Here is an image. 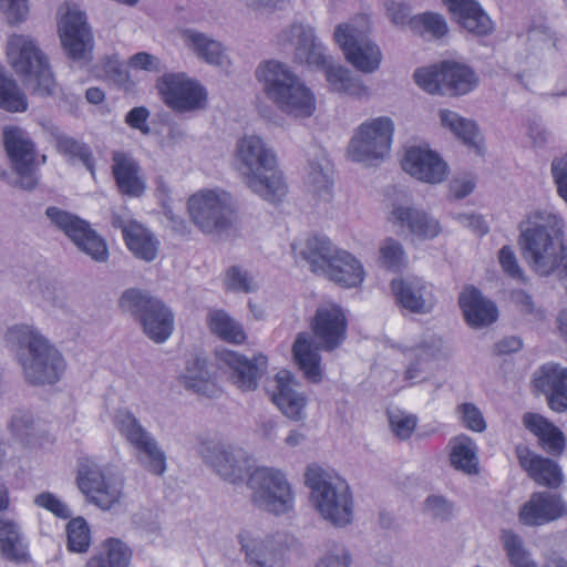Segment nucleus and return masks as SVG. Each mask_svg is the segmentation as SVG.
I'll use <instances>...</instances> for the list:
<instances>
[{"label": "nucleus", "instance_id": "nucleus-1", "mask_svg": "<svg viewBox=\"0 0 567 567\" xmlns=\"http://www.w3.org/2000/svg\"><path fill=\"white\" fill-rule=\"evenodd\" d=\"M523 258L542 277L557 275L567 288V245L565 220L554 212L536 209L518 225Z\"/></svg>", "mask_w": 567, "mask_h": 567}, {"label": "nucleus", "instance_id": "nucleus-2", "mask_svg": "<svg viewBox=\"0 0 567 567\" xmlns=\"http://www.w3.org/2000/svg\"><path fill=\"white\" fill-rule=\"evenodd\" d=\"M9 338L18 344V360L29 384L53 385L61 380L66 369L65 359L37 328L16 324L9 329Z\"/></svg>", "mask_w": 567, "mask_h": 567}, {"label": "nucleus", "instance_id": "nucleus-3", "mask_svg": "<svg viewBox=\"0 0 567 567\" xmlns=\"http://www.w3.org/2000/svg\"><path fill=\"white\" fill-rule=\"evenodd\" d=\"M237 168L246 185L269 203L280 202L286 195L282 173L277 167L276 155L262 138L245 135L236 144Z\"/></svg>", "mask_w": 567, "mask_h": 567}, {"label": "nucleus", "instance_id": "nucleus-4", "mask_svg": "<svg viewBox=\"0 0 567 567\" xmlns=\"http://www.w3.org/2000/svg\"><path fill=\"white\" fill-rule=\"evenodd\" d=\"M256 76L264 91L284 113L309 117L316 110L311 90L286 64L269 60L259 64Z\"/></svg>", "mask_w": 567, "mask_h": 567}, {"label": "nucleus", "instance_id": "nucleus-5", "mask_svg": "<svg viewBox=\"0 0 567 567\" xmlns=\"http://www.w3.org/2000/svg\"><path fill=\"white\" fill-rule=\"evenodd\" d=\"M305 482L311 491L315 507L324 519L339 527L351 523L352 495L343 478L334 472L311 464L306 470Z\"/></svg>", "mask_w": 567, "mask_h": 567}, {"label": "nucleus", "instance_id": "nucleus-6", "mask_svg": "<svg viewBox=\"0 0 567 567\" xmlns=\"http://www.w3.org/2000/svg\"><path fill=\"white\" fill-rule=\"evenodd\" d=\"M7 55L12 70L33 95L52 96L56 82L45 53L33 39L16 34L7 45Z\"/></svg>", "mask_w": 567, "mask_h": 567}, {"label": "nucleus", "instance_id": "nucleus-7", "mask_svg": "<svg viewBox=\"0 0 567 567\" xmlns=\"http://www.w3.org/2000/svg\"><path fill=\"white\" fill-rule=\"evenodd\" d=\"M118 307L130 315L141 327L142 332L154 343H165L175 330V315L172 308L150 290L141 288L125 289Z\"/></svg>", "mask_w": 567, "mask_h": 567}, {"label": "nucleus", "instance_id": "nucleus-8", "mask_svg": "<svg viewBox=\"0 0 567 567\" xmlns=\"http://www.w3.org/2000/svg\"><path fill=\"white\" fill-rule=\"evenodd\" d=\"M415 84L429 94L457 97L473 92L480 84L474 69L453 60H443L413 73Z\"/></svg>", "mask_w": 567, "mask_h": 567}, {"label": "nucleus", "instance_id": "nucleus-9", "mask_svg": "<svg viewBox=\"0 0 567 567\" xmlns=\"http://www.w3.org/2000/svg\"><path fill=\"white\" fill-rule=\"evenodd\" d=\"M251 502L261 511L284 515L293 508L295 493L284 471L271 466H257L248 476Z\"/></svg>", "mask_w": 567, "mask_h": 567}, {"label": "nucleus", "instance_id": "nucleus-10", "mask_svg": "<svg viewBox=\"0 0 567 567\" xmlns=\"http://www.w3.org/2000/svg\"><path fill=\"white\" fill-rule=\"evenodd\" d=\"M44 214L51 226L63 233L79 251L95 262L107 261L110 257L107 244L86 219L58 206L47 207Z\"/></svg>", "mask_w": 567, "mask_h": 567}, {"label": "nucleus", "instance_id": "nucleus-11", "mask_svg": "<svg viewBox=\"0 0 567 567\" xmlns=\"http://www.w3.org/2000/svg\"><path fill=\"white\" fill-rule=\"evenodd\" d=\"M394 123L389 116L363 122L350 140L348 152L353 162L371 164L383 159L391 150Z\"/></svg>", "mask_w": 567, "mask_h": 567}, {"label": "nucleus", "instance_id": "nucleus-12", "mask_svg": "<svg viewBox=\"0 0 567 567\" xmlns=\"http://www.w3.org/2000/svg\"><path fill=\"white\" fill-rule=\"evenodd\" d=\"M2 142L11 167L19 177L16 185L25 190H33L39 184L35 142L18 125H6L2 128Z\"/></svg>", "mask_w": 567, "mask_h": 567}, {"label": "nucleus", "instance_id": "nucleus-13", "mask_svg": "<svg viewBox=\"0 0 567 567\" xmlns=\"http://www.w3.org/2000/svg\"><path fill=\"white\" fill-rule=\"evenodd\" d=\"M156 89L164 104L175 112L200 110L207 104L206 87L184 72L163 74Z\"/></svg>", "mask_w": 567, "mask_h": 567}, {"label": "nucleus", "instance_id": "nucleus-14", "mask_svg": "<svg viewBox=\"0 0 567 567\" xmlns=\"http://www.w3.org/2000/svg\"><path fill=\"white\" fill-rule=\"evenodd\" d=\"M198 454L224 480L236 483L250 473L251 456L243 447L218 441L202 442Z\"/></svg>", "mask_w": 567, "mask_h": 567}, {"label": "nucleus", "instance_id": "nucleus-15", "mask_svg": "<svg viewBox=\"0 0 567 567\" xmlns=\"http://www.w3.org/2000/svg\"><path fill=\"white\" fill-rule=\"evenodd\" d=\"M333 38L346 60L358 71L372 73L379 69L382 61L379 45L360 34L355 27L340 23L334 29Z\"/></svg>", "mask_w": 567, "mask_h": 567}, {"label": "nucleus", "instance_id": "nucleus-16", "mask_svg": "<svg viewBox=\"0 0 567 567\" xmlns=\"http://www.w3.org/2000/svg\"><path fill=\"white\" fill-rule=\"evenodd\" d=\"M187 208L194 225L205 234L221 233L231 226L230 210L214 189L192 195Z\"/></svg>", "mask_w": 567, "mask_h": 567}, {"label": "nucleus", "instance_id": "nucleus-17", "mask_svg": "<svg viewBox=\"0 0 567 567\" xmlns=\"http://www.w3.org/2000/svg\"><path fill=\"white\" fill-rule=\"evenodd\" d=\"M318 349L333 351L347 339L348 319L339 305L320 306L309 323Z\"/></svg>", "mask_w": 567, "mask_h": 567}, {"label": "nucleus", "instance_id": "nucleus-18", "mask_svg": "<svg viewBox=\"0 0 567 567\" xmlns=\"http://www.w3.org/2000/svg\"><path fill=\"white\" fill-rule=\"evenodd\" d=\"M395 305L411 313L427 315L436 306L434 287L422 277H395L390 281Z\"/></svg>", "mask_w": 567, "mask_h": 567}, {"label": "nucleus", "instance_id": "nucleus-19", "mask_svg": "<svg viewBox=\"0 0 567 567\" xmlns=\"http://www.w3.org/2000/svg\"><path fill=\"white\" fill-rule=\"evenodd\" d=\"M59 37L65 55L73 61L91 58L93 34L82 11H68L59 22Z\"/></svg>", "mask_w": 567, "mask_h": 567}, {"label": "nucleus", "instance_id": "nucleus-20", "mask_svg": "<svg viewBox=\"0 0 567 567\" xmlns=\"http://www.w3.org/2000/svg\"><path fill=\"white\" fill-rule=\"evenodd\" d=\"M216 355L229 369V378L239 389L256 390L268 369V358L262 353L248 358L237 351L221 349Z\"/></svg>", "mask_w": 567, "mask_h": 567}, {"label": "nucleus", "instance_id": "nucleus-21", "mask_svg": "<svg viewBox=\"0 0 567 567\" xmlns=\"http://www.w3.org/2000/svg\"><path fill=\"white\" fill-rule=\"evenodd\" d=\"M76 483L89 502L103 511L110 509L122 495L121 486L107 480L95 464H82L78 471Z\"/></svg>", "mask_w": 567, "mask_h": 567}, {"label": "nucleus", "instance_id": "nucleus-22", "mask_svg": "<svg viewBox=\"0 0 567 567\" xmlns=\"http://www.w3.org/2000/svg\"><path fill=\"white\" fill-rule=\"evenodd\" d=\"M401 165L409 175L427 184L444 182L450 172L447 163L436 151L423 146L408 148Z\"/></svg>", "mask_w": 567, "mask_h": 567}, {"label": "nucleus", "instance_id": "nucleus-23", "mask_svg": "<svg viewBox=\"0 0 567 567\" xmlns=\"http://www.w3.org/2000/svg\"><path fill=\"white\" fill-rule=\"evenodd\" d=\"M281 44L289 43L295 47V60L309 66H324L327 54L323 44L318 40L316 31L310 25L292 23L290 28L279 34Z\"/></svg>", "mask_w": 567, "mask_h": 567}, {"label": "nucleus", "instance_id": "nucleus-24", "mask_svg": "<svg viewBox=\"0 0 567 567\" xmlns=\"http://www.w3.org/2000/svg\"><path fill=\"white\" fill-rule=\"evenodd\" d=\"M239 543L250 567H285L288 546L281 535L252 538L240 535Z\"/></svg>", "mask_w": 567, "mask_h": 567}, {"label": "nucleus", "instance_id": "nucleus-25", "mask_svg": "<svg viewBox=\"0 0 567 567\" xmlns=\"http://www.w3.org/2000/svg\"><path fill=\"white\" fill-rule=\"evenodd\" d=\"M457 303L465 323L472 329L486 328L498 320L499 311L496 303L474 285H466L462 289Z\"/></svg>", "mask_w": 567, "mask_h": 567}, {"label": "nucleus", "instance_id": "nucleus-26", "mask_svg": "<svg viewBox=\"0 0 567 567\" xmlns=\"http://www.w3.org/2000/svg\"><path fill=\"white\" fill-rule=\"evenodd\" d=\"M567 515V504L559 494L535 492L523 504L518 519L526 526H540Z\"/></svg>", "mask_w": 567, "mask_h": 567}, {"label": "nucleus", "instance_id": "nucleus-27", "mask_svg": "<svg viewBox=\"0 0 567 567\" xmlns=\"http://www.w3.org/2000/svg\"><path fill=\"white\" fill-rule=\"evenodd\" d=\"M404 355L409 360L404 380L410 386L416 385L426 378L432 363L443 358V339L435 334L425 337L415 346L406 348Z\"/></svg>", "mask_w": 567, "mask_h": 567}, {"label": "nucleus", "instance_id": "nucleus-28", "mask_svg": "<svg viewBox=\"0 0 567 567\" xmlns=\"http://www.w3.org/2000/svg\"><path fill=\"white\" fill-rule=\"evenodd\" d=\"M458 27L476 38L491 35L495 24L477 0H442Z\"/></svg>", "mask_w": 567, "mask_h": 567}, {"label": "nucleus", "instance_id": "nucleus-29", "mask_svg": "<svg viewBox=\"0 0 567 567\" xmlns=\"http://www.w3.org/2000/svg\"><path fill=\"white\" fill-rule=\"evenodd\" d=\"M391 215L394 224L421 240H432L442 231L440 220L421 208L394 205Z\"/></svg>", "mask_w": 567, "mask_h": 567}, {"label": "nucleus", "instance_id": "nucleus-30", "mask_svg": "<svg viewBox=\"0 0 567 567\" xmlns=\"http://www.w3.org/2000/svg\"><path fill=\"white\" fill-rule=\"evenodd\" d=\"M112 161V174L118 192L128 197L143 196L146 183L141 176L140 163L125 152H114Z\"/></svg>", "mask_w": 567, "mask_h": 567}, {"label": "nucleus", "instance_id": "nucleus-31", "mask_svg": "<svg viewBox=\"0 0 567 567\" xmlns=\"http://www.w3.org/2000/svg\"><path fill=\"white\" fill-rule=\"evenodd\" d=\"M341 288H357L365 278V270L362 262L351 252L340 249L334 252L332 260L322 272Z\"/></svg>", "mask_w": 567, "mask_h": 567}, {"label": "nucleus", "instance_id": "nucleus-32", "mask_svg": "<svg viewBox=\"0 0 567 567\" xmlns=\"http://www.w3.org/2000/svg\"><path fill=\"white\" fill-rule=\"evenodd\" d=\"M44 131L53 138L56 152L69 162H80L92 174L95 172V158L91 146L73 136L65 134L54 123L43 124Z\"/></svg>", "mask_w": 567, "mask_h": 567}, {"label": "nucleus", "instance_id": "nucleus-33", "mask_svg": "<svg viewBox=\"0 0 567 567\" xmlns=\"http://www.w3.org/2000/svg\"><path fill=\"white\" fill-rule=\"evenodd\" d=\"M524 426L538 437L540 445L551 455H560L566 446L564 433L548 419L538 413L523 415Z\"/></svg>", "mask_w": 567, "mask_h": 567}, {"label": "nucleus", "instance_id": "nucleus-34", "mask_svg": "<svg viewBox=\"0 0 567 567\" xmlns=\"http://www.w3.org/2000/svg\"><path fill=\"white\" fill-rule=\"evenodd\" d=\"M28 542L19 524L14 520L0 516V554L10 561H25Z\"/></svg>", "mask_w": 567, "mask_h": 567}, {"label": "nucleus", "instance_id": "nucleus-35", "mask_svg": "<svg viewBox=\"0 0 567 567\" xmlns=\"http://www.w3.org/2000/svg\"><path fill=\"white\" fill-rule=\"evenodd\" d=\"M292 354L309 382L317 384L322 380L321 355L305 333L297 336L292 344Z\"/></svg>", "mask_w": 567, "mask_h": 567}, {"label": "nucleus", "instance_id": "nucleus-36", "mask_svg": "<svg viewBox=\"0 0 567 567\" xmlns=\"http://www.w3.org/2000/svg\"><path fill=\"white\" fill-rule=\"evenodd\" d=\"M518 458L529 477L537 484L549 488H557L561 485L564 475L557 462L540 455H533L527 460L518 454Z\"/></svg>", "mask_w": 567, "mask_h": 567}, {"label": "nucleus", "instance_id": "nucleus-37", "mask_svg": "<svg viewBox=\"0 0 567 567\" xmlns=\"http://www.w3.org/2000/svg\"><path fill=\"white\" fill-rule=\"evenodd\" d=\"M316 68L324 71L326 80L332 90L347 93L358 99L369 94L368 86H365L360 79L351 76L350 71L347 68L342 65H333L329 56H327L324 66Z\"/></svg>", "mask_w": 567, "mask_h": 567}, {"label": "nucleus", "instance_id": "nucleus-38", "mask_svg": "<svg viewBox=\"0 0 567 567\" xmlns=\"http://www.w3.org/2000/svg\"><path fill=\"white\" fill-rule=\"evenodd\" d=\"M101 551L91 557L86 567H128L132 549L122 539L109 537L101 544Z\"/></svg>", "mask_w": 567, "mask_h": 567}, {"label": "nucleus", "instance_id": "nucleus-39", "mask_svg": "<svg viewBox=\"0 0 567 567\" xmlns=\"http://www.w3.org/2000/svg\"><path fill=\"white\" fill-rule=\"evenodd\" d=\"M207 327L214 336L228 343L243 344L247 339L243 326L224 309L208 312Z\"/></svg>", "mask_w": 567, "mask_h": 567}, {"label": "nucleus", "instance_id": "nucleus-40", "mask_svg": "<svg viewBox=\"0 0 567 567\" xmlns=\"http://www.w3.org/2000/svg\"><path fill=\"white\" fill-rule=\"evenodd\" d=\"M339 250L326 236L315 235L306 240L300 256L309 264L310 270L316 275H322L332 260L334 252Z\"/></svg>", "mask_w": 567, "mask_h": 567}, {"label": "nucleus", "instance_id": "nucleus-41", "mask_svg": "<svg viewBox=\"0 0 567 567\" xmlns=\"http://www.w3.org/2000/svg\"><path fill=\"white\" fill-rule=\"evenodd\" d=\"M132 449L134 457L142 468L155 476L164 475L167 468V457L153 434Z\"/></svg>", "mask_w": 567, "mask_h": 567}, {"label": "nucleus", "instance_id": "nucleus-42", "mask_svg": "<svg viewBox=\"0 0 567 567\" xmlns=\"http://www.w3.org/2000/svg\"><path fill=\"white\" fill-rule=\"evenodd\" d=\"M183 39L198 59L212 65H221L224 62V47L220 42L194 29L183 31Z\"/></svg>", "mask_w": 567, "mask_h": 567}, {"label": "nucleus", "instance_id": "nucleus-43", "mask_svg": "<svg viewBox=\"0 0 567 567\" xmlns=\"http://www.w3.org/2000/svg\"><path fill=\"white\" fill-rule=\"evenodd\" d=\"M451 465L465 474H476L478 471L477 446L467 435H458L451 441Z\"/></svg>", "mask_w": 567, "mask_h": 567}, {"label": "nucleus", "instance_id": "nucleus-44", "mask_svg": "<svg viewBox=\"0 0 567 567\" xmlns=\"http://www.w3.org/2000/svg\"><path fill=\"white\" fill-rule=\"evenodd\" d=\"M123 240L137 259L151 262L157 257L159 241L141 223Z\"/></svg>", "mask_w": 567, "mask_h": 567}, {"label": "nucleus", "instance_id": "nucleus-45", "mask_svg": "<svg viewBox=\"0 0 567 567\" xmlns=\"http://www.w3.org/2000/svg\"><path fill=\"white\" fill-rule=\"evenodd\" d=\"M28 106L25 93L17 81L7 74L6 68L0 63V109L10 113H22L28 110Z\"/></svg>", "mask_w": 567, "mask_h": 567}, {"label": "nucleus", "instance_id": "nucleus-46", "mask_svg": "<svg viewBox=\"0 0 567 567\" xmlns=\"http://www.w3.org/2000/svg\"><path fill=\"white\" fill-rule=\"evenodd\" d=\"M377 262L388 272L401 274L408 266V255L402 243L393 237L381 240Z\"/></svg>", "mask_w": 567, "mask_h": 567}, {"label": "nucleus", "instance_id": "nucleus-47", "mask_svg": "<svg viewBox=\"0 0 567 567\" xmlns=\"http://www.w3.org/2000/svg\"><path fill=\"white\" fill-rule=\"evenodd\" d=\"M440 120L442 126L449 128L464 145L477 147L476 138L480 130L473 120L463 117L458 113L446 109L440 111Z\"/></svg>", "mask_w": 567, "mask_h": 567}, {"label": "nucleus", "instance_id": "nucleus-48", "mask_svg": "<svg viewBox=\"0 0 567 567\" xmlns=\"http://www.w3.org/2000/svg\"><path fill=\"white\" fill-rule=\"evenodd\" d=\"M411 31L414 34L441 40L449 33V25L443 14L426 11L414 14L411 19Z\"/></svg>", "mask_w": 567, "mask_h": 567}, {"label": "nucleus", "instance_id": "nucleus-49", "mask_svg": "<svg viewBox=\"0 0 567 567\" xmlns=\"http://www.w3.org/2000/svg\"><path fill=\"white\" fill-rule=\"evenodd\" d=\"M114 425L131 447H134L152 435V433L141 424L134 413L127 409H118L115 411Z\"/></svg>", "mask_w": 567, "mask_h": 567}, {"label": "nucleus", "instance_id": "nucleus-50", "mask_svg": "<svg viewBox=\"0 0 567 567\" xmlns=\"http://www.w3.org/2000/svg\"><path fill=\"white\" fill-rule=\"evenodd\" d=\"M501 540L512 567H538L518 534L511 529H504Z\"/></svg>", "mask_w": 567, "mask_h": 567}, {"label": "nucleus", "instance_id": "nucleus-51", "mask_svg": "<svg viewBox=\"0 0 567 567\" xmlns=\"http://www.w3.org/2000/svg\"><path fill=\"white\" fill-rule=\"evenodd\" d=\"M534 390H567V368L559 363L542 364L534 373Z\"/></svg>", "mask_w": 567, "mask_h": 567}, {"label": "nucleus", "instance_id": "nucleus-52", "mask_svg": "<svg viewBox=\"0 0 567 567\" xmlns=\"http://www.w3.org/2000/svg\"><path fill=\"white\" fill-rule=\"evenodd\" d=\"M212 378L208 360L203 355L188 359L184 372L179 377L186 390H200Z\"/></svg>", "mask_w": 567, "mask_h": 567}, {"label": "nucleus", "instance_id": "nucleus-53", "mask_svg": "<svg viewBox=\"0 0 567 567\" xmlns=\"http://www.w3.org/2000/svg\"><path fill=\"white\" fill-rule=\"evenodd\" d=\"M270 399L287 417L295 421L305 417L307 399L302 392H271Z\"/></svg>", "mask_w": 567, "mask_h": 567}, {"label": "nucleus", "instance_id": "nucleus-54", "mask_svg": "<svg viewBox=\"0 0 567 567\" xmlns=\"http://www.w3.org/2000/svg\"><path fill=\"white\" fill-rule=\"evenodd\" d=\"M68 549L73 553H86L91 545V532L87 522L79 516L66 525Z\"/></svg>", "mask_w": 567, "mask_h": 567}, {"label": "nucleus", "instance_id": "nucleus-55", "mask_svg": "<svg viewBox=\"0 0 567 567\" xmlns=\"http://www.w3.org/2000/svg\"><path fill=\"white\" fill-rule=\"evenodd\" d=\"M423 513L431 519L447 523L454 518L455 504L441 494H430L423 502Z\"/></svg>", "mask_w": 567, "mask_h": 567}, {"label": "nucleus", "instance_id": "nucleus-56", "mask_svg": "<svg viewBox=\"0 0 567 567\" xmlns=\"http://www.w3.org/2000/svg\"><path fill=\"white\" fill-rule=\"evenodd\" d=\"M388 419L391 430L401 440L409 439L416 426V417L399 409H389Z\"/></svg>", "mask_w": 567, "mask_h": 567}, {"label": "nucleus", "instance_id": "nucleus-57", "mask_svg": "<svg viewBox=\"0 0 567 567\" xmlns=\"http://www.w3.org/2000/svg\"><path fill=\"white\" fill-rule=\"evenodd\" d=\"M34 422L32 415L27 411H18L11 417L9 430L14 439L21 443H29L33 434Z\"/></svg>", "mask_w": 567, "mask_h": 567}, {"label": "nucleus", "instance_id": "nucleus-58", "mask_svg": "<svg viewBox=\"0 0 567 567\" xmlns=\"http://www.w3.org/2000/svg\"><path fill=\"white\" fill-rule=\"evenodd\" d=\"M251 282L252 278L247 271H243L239 266H230L226 270V276L224 278V286L226 290L249 293L254 291Z\"/></svg>", "mask_w": 567, "mask_h": 567}, {"label": "nucleus", "instance_id": "nucleus-59", "mask_svg": "<svg viewBox=\"0 0 567 567\" xmlns=\"http://www.w3.org/2000/svg\"><path fill=\"white\" fill-rule=\"evenodd\" d=\"M105 78L120 89H128L131 75L116 56H107L103 62Z\"/></svg>", "mask_w": 567, "mask_h": 567}, {"label": "nucleus", "instance_id": "nucleus-60", "mask_svg": "<svg viewBox=\"0 0 567 567\" xmlns=\"http://www.w3.org/2000/svg\"><path fill=\"white\" fill-rule=\"evenodd\" d=\"M0 11L10 25H17L29 16V0H0Z\"/></svg>", "mask_w": 567, "mask_h": 567}, {"label": "nucleus", "instance_id": "nucleus-61", "mask_svg": "<svg viewBox=\"0 0 567 567\" xmlns=\"http://www.w3.org/2000/svg\"><path fill=\"white\" fill-rule=\"evenodd\" d=\"M385 13L391 23L396 27H409L411 29V6L404 1L386 0L384 2Z\"/></svg>", "mask_w": 567, "mask_h": 567}, {"label": "nucleus", "instance_id": "nucleus-62", "mask_svg": "<svg viewBox=\"0 0 567 567\" xmlns=\"http://www.w3.org/2000/svg\"><path fill=\"white\" fill-rule=\"evenodd\" d=\"M498 261L505 275L509 278L526 282V277L520 268L513 248L503 246L498 251Z\"/></svg>", "mask_w": 567, "mask_h": 567}, {"label": "nucleus", "instance_id": "nucleus-63", "mask_svg": "<svg viewBox=\"0 0 567 567\" xmlns=\"http://www.w3.org/2000/svg\"><path fill=\"white\" fill-rule=\"evenodd\" d=\"M308 183L319 196L323 194L331 196L333 183L318 162H309Z\"/></svg>", "mask_w": 567, "mask_h": 567}, {"label": "nucleus", "instance_id": "nucleus-64", "mask_svg": "<svg viewBox=\"0 0 567 567\" xmlns=\"http://www.w3.org/2000/svg\"><path fill=\"white\" fill-rule=\"evenodd\" d=\"M34 504L39 507H42L51 512L56 517L62 519H68L72 516V512L70 511L68 505L50 492H43L38 494L34 497Z\"/></svg>", "mask_w": 567, "mask_h": 567}]
</instances>
